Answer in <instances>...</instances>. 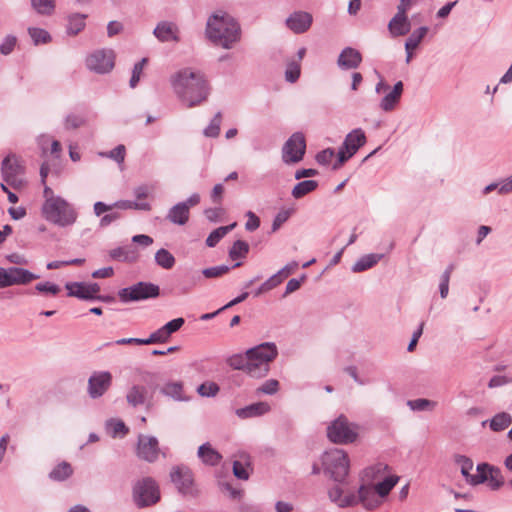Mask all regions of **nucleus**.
Wrapping results in <instances>:
<instances>
[{"mask_svg": "<svg viewBox=\"0 0 512 512\" xmlns=\"http://www.w3.org/2000/svg\"><path fill=\"white\" fill-rule=\"evenodd\" d=\"M171 86L180 100L191 108L205 101L209 95V86L200 71L184 68L170 78Z\"/></svg>", "mask_w": 512, "mask_h": 512, "instance_id": "nucleus-1", "label": "nucleus"}, {"mask_svg": "<svg viewBox=\"0 0 512 512\" xmlns=\"http://www.w3.org/2000/svg\"><path fill=\"white\" fill-rule=\"evenodd\" d=\"M205 35L214 45L231 49L241 39V28L233 16L218 10L208 17Z\"/></svg>", "mask_w": 512, "mask_h": 512, "instance_id": "nucleus-2", "label": "nucleus"}, {"mask_svg": "<svg viewBox=\"0 0 512 512\" xmlns=\"http://www.w3.org/2000/svg\"><path fill=\"white\" fill-rule=\"evenodd\" d=\"M345 489L340 485H335L328 490V497L331 502L340 508L354 507L359 503L366 510H374L381 504L380 496H378L374 487L361 485L358 494L349 492L346 495Z\"/></svg>", "mask_w": 512, "mask_h": 512, "instance_id": "nucleus-3", "label": "nucleus"}, {"mask_svg": "<svg viewBox=\"0 0 512 512\" xmlns=\"http://www.w3.org/2000/svg\"><path fill=\"white\" fill-rule=\"evenodd\" d=\"M42 217L61 228L72 226L78 219V212L73 204L60 196L50 195L41 207Z\"/></svg>", "mask_w": 512, "mask_h": 512, "instance_id": "nucleus-4", "label": "nucleus"}, {"mask_svg": "<svg viewBox=\"0 0 512 512\" xmlns=\"http://www.w3.org/2000/svg\"><path fill=\"white\" fill-rule=\"evenodd\" d=\"M248 375L263 378L270 370V363L277 357L278 349L272 342H265L247 350Z\"/></svg>", "mask_w": 512, "mask_h": 512, "instance_id": "nucleus-5", "label": "nucleus"}, {"mask_svg": "<svg viewBox=\"0 0 512 512\" xmlns=\"http://www.w3.org/2000/svg\"><path fill=\"white\" fill-rule=\"evenodd\" d=\"M321 465L324 473L333 481L344 485L349 474L350 460L347 453L338 448L325 451L321 455Z\"/></svg>", "mask_w": 512, "mask_h": 512, "instance_id": "nucleus-6", "label": "nucleus"}, {"mask_svg": "<svg viewBox=\"0 0 512 512\" xmlns=\"http://www.w3.org/2000/svg\"><path fill=\"white\" fill-rule=\"evenodd\" d=\"M1 174L4 182L15 190H20L26 186L25 168L14 154H9L3 159Z\"/></svg>", "mask_w": 512, "mask_h": 512, "instance_id": "nucleus-7", "label": "nucleus"}, {"mask_svg": "<svg viewBox=\"0 0 512 512\" xmlns=\"http://www.w3.org/2000/svg\"><path fill=\"white\" fill-rule=\"evenodd\" d=\"M160 295V288L158 285L151 282H138L132 286L125 287L119 290L118 296L121 302H137L156 298Z\"/></svg>", "mask_w": 512, "mask_h": 512, "instance_id": "nucleus-8", "label": "nucleus"}, {"mask_svg": "<svg viewBox=\"0 0 512 512\" xmlns=\"http://www.w3.org/2000/svg\"><path fill=\"white\" fill-rule=\"evenodd\" d=\"M327 436L334 443L347 444L356 439L357 433L351 427L347 418L341 415L328 426Z\"/></svg>", "mask_w": 512, "mask_h": 512, "instance_id": "nucleus-9", "label": "nucleus"}, {"mask_svg": "<svg viewBox=\"0 0 512 512\" xmlns=\"http://www.w3.org/2000/svg\"><path fill=\"white\" fill-rule=\"evenodd\" d=\"M40 276L27 269L12 266L9 268L0 267V288L14 285H26Z\"/></svg>", "mask_w": 512, "mask_h": 512, "instance_id": "nucleus-10", "label": "nucleus"}, {"mask_svg": "<svg viewBox=\"0 0 512 512\" xmlns=\"http://www.w3.org/2000/svg\"><path fill=\"white\" fill-rule=\"evenodd\" d=\"M134 498L139 507H146L158 502L160 493L155 480L147 477L139 481L134 487Z\"/></svg>", "mask_w": 512, "mask_h": 512, "instance_id": "nucleus-11", "label": "nucleus"}, {"mask_svg": "<svg viewBox=\"0 0 512 512\" xmlns=\"http://www.w3.org/2000/svg\"><path fill=\"white\" fill-rule=\"evenodd\" d=\"M306 151L305 137L301 132L293 133L284 143L282 148V160L286 164L300 162Z\"/></svg>", "mask_w": 512, "mask_h": 512, "instance_id": "nucleus-12", "label": "nucleus"}, {"mask_svg": "<svg viewBox=\"0 0 512 512\" xmlns=\"http://www.w3.org/2000/svg\"><path fill=\"white\" fill-rule=\"evenodd\" d=\"M115 54L111 49H100L86 58V66L97 74L109 73L115 65Z\"/></svg>", "mask_w": 512, "mask_h": 512, "instance_id": "nucleus-13", "label": "nucleus"}, {"mask_svg": "<svg viewBox=\"0 0 512 512\" xmlns=\"http://www.w3.org/2000/svg\"><path fill=\"white\" fill-rule=\"evenodd\" d=\"M112 385V374L108 371H95L88 379L87 393L90 398L103 396Z\"/></svg>", "mask_w": 512, "mask_h": 512, "instance_id": "nucleus-14", "label": "nucleus"}, {"mask_svg": "<svg viewBox=\"0 0 512 512\" xmlns=\"http://www.w3.org/2000/svg\"><path fill=\"white\" fill-rule=\"evenodd\" d=\"M159 443L156 437L140 434L138 436L137 456L149 463H153L159 456Z\"/></svg>", "mask_w": 512, "mask_h": 512, "instance_id": "nucleus-15", "label": "nucleus"}, {"mask_svg": "<svg viewBox=\"0 0 512 512\" xmlns=\"http://www.w3.org/2000/svg\"><path fill=\"white\" fill-rule=\"evenodd\" d=\"M313 23V16L306 11H294L285 20L286 27L294 34L307 32Z\"/></svg>", "mask_w": 512, "mask_h": 512, "instance_id": "nucleus-16", "label": "nucleus"}, {"mask_svg": "<svg viewBox=\"0 0 512 512\" xmlns=\"http://www.w3.org/2000/svg\"><path fill=\"white\" fill-rule=\"evenodd\" d=\"M170 478L180 493L189 494L192 492L193 477L188 467L183 465L174 466L171 469Z\"/></svg>", "mask_w": 512, "mask_h": 512, "instance_id": "nucleus-17", "label": "nucleus"}, {"mask_svg": "<svg viewBox=\"0 0 512 512\" xmlns=\"http://www.w3.org/2000/svg\"><path fill=\"white\" fill-rule=\"evenodd\" d=\"M361 62V53L352 47L344 48L337 59V65L342 70L356 69L360 66Z\"/></svg>", "mask_w": 512, "mask_h": 512, "instance_id": "nucleus-18", "label": "nucleus"}, {"mask_svg": "<svg viewBox=\"0 0 512 512\" xmlns=\"http://www.w3.org/2000/svg\"><path fill=\"white\" fill-rule=\"evenodd\" d=\"M178 32L179 29L176 24L169 21H162L157 24L153 34L161 42H179L180 38L178 36Z\"/></svg>", "mask_w": 512, "mask_h": 512, "instance_id": "nucleus-19", "label": "nucleus"}, {"mask_svg": "<svg viewBox=\"0 0 512 512\" xmlns=\"http://www.w3.org/2000/svg\"><path fill=\"white\" fill-rule=\"evenodd\" d=\"M404 90L402 81H398L394 84L391 91H389L380 101V108L385 112H390L395 109L401 99V95Z\"/></svg>", "mask_w": 512, "mask_h": 512, "instance_id": "nucleus-20", "label": "nucleus"}, {"mask_svg": "<svg viewBox=\"0 0 512 512\" xmlns=\"http://www.w3.org/2000/svg\"><path fill=\"white\" fill-rule=\"evenodd\" d=\"M388 29L393 37L406 35L411 29L407 15L397 12L389 21Z\"/></svg>", "mask_w": 512, "mask_h": 512, "instance_id": "nucleus-21", "label": "nucleus"}, {"mask_svg": "<svg viewBox=\"0 0 512 512\" xmlns=\"http://www.w3.org/2000/svg\"><path fill=\"white\" fill-rule=\"evenodd\" d=\"M197 456L203 464L208 466H216L222 460V455L209 442L199 446Z\"/></svg>", "mask_w": 512, "mask_h": 512, "instance_id": "nucleus-22", "label": "nucleus"}, {"mask_svg": "<svg viewBox=\"0 0 512 512\" xmlns=\"http://www.w3.org/2000/svg\"><path fill=\"white\" fill-rule=\"evenodd\" d=\"M365 143L366 135L364 131L361 128H356L346 135L342 145L347 151H352V153H356L359 150V148L365 145Z\"/></svg>", "mask_w": 512, "mask_h": 512, "instance_id": "nucleus-23", "label": "nucleus"}, {"mask_svg": "<svg viewBox=\"0 0 512 512\" xmlns=\"http://www.w3.org/2000/svg\"><path fill=\"white\" fill-rule=\"evenodd\" d=\"M270 411V405L266 402H257L239 408L236 410V415L241 419L253 418L262 416Z\"/></svg>", "mask_w": 512, "mask_h": 512, "instance_id": "nucleus-24", "label": "nucleus"}, {"mask_svg": "<svg viewBox=\"0 0 512 512\" xmlns=\"http://www.w3.org/2000/svg\"><path fill=\"white\" fill-rule=\"evenodd\" d=\"M189 216L190 211L187 206L184 203L179 202L169 209L166 219L173 224L182 226L188 222Z\"/></svg>", "mask_w": 512, "mask_h": 512, "instance_id": "nucleus-25", "label": "nucleus"}, {"mask_svg": "<svg viewBox=\"0 0 512 512\" xmlns=\"http://www.w3.org/2000/svg\"><path fill=\"white\" fill-rule=\"evenodd\" d=\"M160 392L178 402H187L190 400V397L184 393L183 383L181 381L167 382L160 389Z\"/></svg>", "mask_w": 512, "mask_h": 512, "instance_id": "nucleus-26", "label": "nucleus"}, {"mask_svg": "<svg viewBox=\"0 0 512 512\" xmlns=\"http://www.w3.org/2000/svg\"><path fill=\"white\" fill-rule=\"evenodd\" d=\"M382 258L381 254H367L359 258L352 266L351 270L354 273L363 272L372 268L376 265Z\"/></svg>", "mask_w": 512, "mask_h": 512, "instance_id": "nucleus-27", "label": "nucleus"}, {"mask_svg": "<svg viewBox=\"0 0 512 512\" xmlns=\"http://www.w3.org/2000/svg\"><path fill=\"white\" fill-rule=\"evenodd\" d=\"M147 390L144 386L133 385L127 392L126 400L129 405L137 407L146 401Z\"/></svg>", "mask_w": 512, "mask_h": 512, "instance_id": "nucleus-28", "label": "nucleus"}, {"mask_svg": "<svg viewBox=\"0 0 512 512\" xmlns=\"http://www.w3.org/2000/svg\"><path fill=\"white\" fill-rule=\"evenodd\" d=\"M87 15L81 13H74L68 16V23L66 26V32L70 36H75L81 32L85 27V19Z\"/></svg>", "mask_w": 512, "mask_h": 512, "instance_id": "nucleus-29", "label": "nucleus"}, {"mask_svg": "<svg viewBox=\"0 0 512 512\" xmlns=\"http://www.w3.org/2000/svg\"><path fill=\"white\" fill-rule=\"evenodd\" d=\"M109 255L113 260L122 262H134L137 259V252L131 246H123L112 249Z\"/></svg>", "mask_w": 512, "mask_h": 512, "instance_id": "nucleus-30", "label": "nucleus"}, {"mask_svg": "<svg viewBox=\"0 0 512 512\" xmlns=\"http://www.w3.org/2000/svg\"><path fill=\"white\" fill-rule=\"evenodd\" d=\"M318 187V182L315 180H304L298 182L292 189L291 195L295 199H300L307 194L313 192Z\"/></svg>", "mask_w": 512, "mask_h": 512, "instance_id": "nucleus-31", "label": "nucleus"}, {"mask_svg": "<svg viewBox=\"0 0 512 512\" xmlns=\"http://www.w3.org/2000/svg\"><path fill=\"white\" fill-rule=\"evenodd\" d=\"M512 423V416L507 412L497 413L490 420V429L495 432H500L505 430Z\"/></svg>", "mask_w": 512, "mask_h": 512, "instance_id": "nucleus-32", "label": "nucleus"}, {"mask_svg": "<svg viewBox=\"0 0 512 512\" xmlns=\"http://www.w3.org/2000/svg\"><path fill=\"white\" fill-rule=\"evenodd\" d=\"M73 473V469L68 462H62L52 469L49 473V478L53 481H64L68 479Z\"/></svg>", "mask_w": 512, "mask_h": 512, "instance_id": "nucleus-33", "label": "nucleus"}, {"mask_svg": "<svg viewBox=\"0 0 512 512\" xmlns=\"http://www.w3.org/2000/svg\"><path fill=\"white\" fill-rule=\"evenodd\" d=\"M236 225L237 223L234 222L230 225L221 226L213 230L206 238V245L208 247H215L225 235H227L231 230H233L236 227Z\"/></svg>", "mask_w": 512, "mask_h": 512, "instance_id": "nucleus-34", "label": "nucleus"}, {"mask_svg": "<svg viewBox=\"0 0 512 512\" xmlns=\"http://www.w3.org/2000/svg\"><path fill=\"white\" fill-rule=\"evenodd\" d=\"M68 296L77 297L82 300H90V295L86 292V283L84 282H68L65 285Z\"/></svg>", "mask_w": 512, "mask_h": 512, "instance_id": "nucleus-35", "label": "nucleus"}, {"mask_svg": "<svg viewBox=\"0 0 512 512\" xmlns=\"http://www.w3.org/2000/svg\"><path fill=\"white\" fill-rule=\"evenodd\" d=\"M107 432L113 437H124L129 429L121 420L110 419L106 422Z\"/></svg>", "mask_w": 512, "mask_h": 512, "instance_id": "nucleus-36", "label": "nucleus"}, {"mask_svg": "<svg viewBox=\"0 0 512 512\" xmlns=\"http://www.w3.org/2000/svg\"><path fill=\"white\" fill-rule=\"evenodd\" d=\"M31 6L38 14L50 16L55 10V0H31Z\"/></svg>", "mask_w": 512, "mask_h": 512, "instance_id": "nucleus-37", "label": "nucleus"}, {"mask_svg": "<svg viewBox=\"0 0 512 512\" xmlns=\"http://www.w3.org/2000/svg\"><path fill=\"white\" fill-rule=\"evenodd\" d=\"M301 74V64L295 59H290L286 63L285 80L289 83H295Z\"/></svg>", "mask_w": 512, "mask_h": 512, "instance_id": "nucleus-38", "label": "nucleus"}, {"mask_svg": "<svg viewBox=\"0 0 512 512\" xmlns=\"http://www.w3.org/2000/svg\"><path fill=\"white\" fill-rule=\"evenodd\" d=\"M490 467L491 466L487 463L478 464L477 474H472L467 483L472 486H475L487 481L488 475L490 473Z\"/></svg>", "mask_w": 512, "mask_h": 512, "instance_id": "nucleus-39", "label": "nucleus"}, {"mask_svg": "<svg viewBox=\"0 0 512 512\" xmlns=\"http://www.w3.org/2000/svg\"><path fill=\"white\" fill-rule=\"evenodd\" d=\"M157 265L164 269H171L175 265V257L164 248L159 249L155 254Z\"/></svg>", "mask_w": 512, "mask_h": 512, "instance_id": "nucleus-40", "label": "nucleus"}, {"mask_svg": "<svg viewBox=\"0 0 512 512\" xmlns=\"http://www.w3.org/2000/svg\"><path fill=\"white\" fill-rule=\"evenodd\" d=\"M240 265H241V263L237 262L233 266L219 265V266L205 268L202 270V275L205 278H218V277H221L222 275L228 273L231 270V268H236V267H239Z\"/></svg>", "mask_w": 512, "mask_h": 512, "instance_id": "nucleus-41", "label": "nucleus"}, {"mask_svg": "<svg viewBox=\"0 0 512 512\" xmlns=\"http://www.w3.org/2000/svg\"><path fill=\"white\" fill-rule=\"evenodd\" d=\"M428 32V28L426 26H422L415 30L409 38L405 42V50H413L418 47L422 39Z\"/></svg>", "mask_w": 512, "mask_h": 512, "instance_id": "nucleus-42", "label": "nucleus"}, {"mask_svg": "<svg viewBox=\"0 0 512 512\" xmlns=\"http://www.w3.org/2000/svg\"><path fill=\"white\" fill-rule=\"evenodd\" d=\"M454 461L456 464L460 466L461 474L468 482L469 478L471 477V470L473 469L474 463L472 459L465 455L456 454L454 456Z\"/></svg>", "mask_w": 512, "mask_h": 512, "instance_id": "nucleus-43", "label": "nucleus"}, {"mask_svg": "<svg viewBox=\"0 0 512 512\" xmlns=\"http://www.w3.org/2000/svg\"><path fill=\"white\" fill-rule=\"evenodd\" d=\"M227 364L235 369L242 370L248 374V355L247 351L245 354H234L227 359Z\"/></svg>", "mask_w": 512, "mask_h": 512, "instance_id": "nucleus-44", "label": "nucleus"}, {"mask_svg": "<svg viewBox=\"0 0 512 512\" xmlns=\"http://www.w3.org/2000/svg\"><path fill=\"white\" fill-rule=\"evenodd\" d=\"M113 207L122 210L135 209L149 211L151 209V205L147 202H136L130 200L116 201L115 203H113Z\"/></svg>", "mask_w": 512, "mask_h": 512, "instance_id": "nucleus-45", "label": "nucleus"}, {"mask_svg": "<svg viewBox=\"0 0 512 512\" xmlns=\"http://www.w3.org/2000/svg\"><path fill=\"white\" fill-rule=\"evenodd\" d=\"M398 482V477H386L375 485V490L381 498L386 497Z\"/></svg>", "mask_w": 512, "mask_h": 512, "instance_id": "nucleus-46", "label": "nucleus"}, {"mask_svg": "<svg viewBox=\"0 0 512 512\" xmlns=\"http://www.w3.org/2000/svg\"><path fill=\"white\" fill-rule=\"evenodd\" d=\"M249 252V245L243 240H237L229 250V257L233 260L245 258Z\"/></svg>", "mask_w": 512, "mask_h": 512, "instance_id": "nucleus-47", "label": "nucleus"}, {"mask_svg": "<svg viewBox=\"0 0 512 512\" xmlns=\"http://www.w3.org/2000/svg\"><path fill=\"white\" fill-rule=\"evenodd\" d=\"M407 406L413 411L433 410L436 406V402L429 399L418 398L414 400H408Z\"/></svg>", "mask_w": 512, "mask_h": 512, "instance_id": "nucleus-48", "label": "nucleus"}, {"mask_svg": "<svg viewBox=\"0 0 512 512\" xmlns=\"http://www.w3.org/2000/svg\"><path fill=\"white\" fill-rule=\"evenodd\" d=\"M28 33L35 45L46 44L51 41L50 34L44 29L30 27Z\"/></svg>", "mask_w": 512, "mask_h": 512, "instance_id": "nucleus-49", "label": "nucleus"}, {"mask_svg": "<svg viewBox=\"0 0 512 512\" xmlns=\"http://www.w3.org/2000/svg\"><path fill=\"white\" fill-rule=\"evenodd\" d=\"M222 121V114L221 112H218L215 114L213 119L211 120L210 124L204 129L203 134L206 137L215 138L220 133V125Z\"/></svg>", "mask_w": 512, "mask_h": 512, "instance_id": "nucleus-50", "label": "nucleus"}, {"mask_svg": "<svg viewBox=\"0 0 512 512\" xmlns=\"http://www.w3.org/2000/svg\"><path fill=\"white\" fill-rule=\"evenodd\" d=\"M147 62H148L147 58H142L140 61H138L137 63L134 64L133 69H132V75H131V78L129 81V86L131 88H135L138 85V83L141 79V75L143 73V69H144L145 65L147 64Z\"/></svg>", "mask_w": 512, "mask_h": 512, "instance_id": "nucleus-51", "label": "nucleus"}, {"mask_svg": "<svg viewBox=\"0 0 512 512\" xmlns=\"http://www.w3.org/2000/svg\"><path fill=\"white\" fill-rule=\"evenodd\" d=\"M454 269L453 264H450L445 271L441 275V280L439 284V292L441 298H446L449 293V281L452 274V271Z\"/></svg>", "mask_w": 512, "mask_h": 512, "instance_id": "nucleus-52", "label": "nucleus"}, {"mask_svg": "<svg viewBox=\"0 0 512 512\" xmlns=\"http://www.w3.org/2000/svg\"><path fill=\"white\" fill-rule=\"evenodd\" d=\"M294 209H282L280 210L272 222L271 232L275 233L280 227L290 218L293 214Z\"/></svg>", "mask_w": 512, "mask_h": 512, "instance_id": "nucleus-53", "label": "nucleus"}, {"mask_svg": "<svg viewBox=\"0 0 512 512\" xmlns=\"http://www.w3.org/2000/svg\"><path fill=\"white\" fill-rule=\"evenodd\" d=\"M487 481H489V485L492 489L496 490L500 488L504 483L500 469L491 466Z\"/></svg>", "mask_w": 512, "mask_h": 512, "instance_id": "nucleus-54", "label": "nucleus"}, {"mask_svg": "<svg viewBox=\"0 0 512 512\" xmlns=\"http://www.w3.org/2000/svg\"><path fill=\"white\" fill-rule=\"evenodd\" d=\"M279 390V382L276 379L266 380L261 386H259L256 390L258 394H266V395H274Z\"/></svg>", "mask_w": 512, "mask_h": 512, "instance_id": "nucleus-55", "label": "nucleus"}, {"mask_svg": "<svg viewBox=\"0 0 512 512\" xmlns=\"http://www.w3.org/2000/svg\"><path fill=\"white\" fill-rule=\"evenodd\" d=\"M125 152H126L125 146L124 145H118L114 149H112L111 151L100 153V155L103 156V157L111 158V159H113L114 161H116L117 163L120 164V163L124 162Z\"/></svg>", "mask_w": 512, "mask_h": 512, "instance_id": "nucleus-56", "label": "nucleus"}, {"mask_svg": "<svg viewBox=\"0 0 512 512\" xmlns=\"http://www.w3.org/2000/svg\"><path fill=\"white\" fill-rule=\"evenodd\" d=\"M248 463L236 460L233 462V474L240 480H248L249 472L247 470Z\"/></svg>", "mask_w": 512, "mask_h": 512, "instance_id": "nucleus-57", "label": "nucleus"}, {"mask_svg": "<svg viewBox=\"0 0 512 512\" xmlns=\"http://www.w3.org/2000/svg\"><path fill=\"white\" fill-rule=\"evenodd\" d=\"M202 397H213L219 392V386L214 382L203 383L197 388Z\"/></svg>", "mask_w": 512, "mask_h": 512, "instance_id": "nucleus-58", "label": "nucleus"}, {"mask_svg": "<svg viewBox=\"0 0 512 512\" xmlns=\"http://www.w3.org/2000/svg\"><path fill=\"white\" fill-rule=\"evenodd\" d=\"M185 323V320L184 318L182 317H179V318H175L169 322H167L164 326H162V329L164 330L165 332V335H167L168 338H170V336L177 332Z\"/></svg>", "mask_w": 512, "mask_h": 512, "instance_id": "nucleus-59", "label": "nucleus"}, {"mask_svg": "<svg viewBox=\"0 0 512 512\" xmlns=\"http://www.w3.org/2000/svg\"><path fill=\"white\" fill-rule=\"evenodd\" d=\"M169 340L167 335H165L164 330L159 328L155 332L151 333L148 338H143L144 345L156 344V343H165Z\"/></svg>", "mask_w": 512, "mask_h": 512, "instance_id": "nucleus-60", "label": "nucleus"}, {"mask_svg": "<svg viewBox=\"0 0 512 512\" xmlns=\"http://www.w3.org/2000/svg\"><path fill=\"white\" fill-rule=\"evenodd\" d=\"M85 124V118L81 115L69 114L65 118L64 126L66 129H77Z\"/></svg>", "mask_w": 512, "mask_h": 512, "instance_id": "nucleus-61", "label": "nucleus"}, {"mask_svg": "<svg viewBox=\"0 0 512 512\" xmlns=\"http://www.w3.org/2000/svg\"><path fill=\"white\" fill-rule=\"evenodd\" d=\"M17 38L13 35H7L0 44V53L2 55H9L15 48Z\"/></svg>", "mask_w": 512, "mask_h": 512, "instance_id": "nucleus-62", "label": "nucleus"}, {"mask_svg": "<svg viewBox=\"0 0 512 512\" xmlns=\"http://www.w3.org/2000/svg\"><path fill=\"white\" fill-rule=\"evenodd\" d=\"M35 290L40 293H50L52 295H57L60 292L61 288L57 284L46 281L36 284Z\"/></svg>", "mask_w": 512, "mask_h": 512, "instance_id": "nucleus-63", "label": "nucleus"}, {"mask_svg": "<svg viewBox=\"0 0 512 512\" xmlns=\"http://www.w3.org/2000/svg\"><path fill=\"white\" fill-rule=\"evenodd\" d=\"M334 155H335L334 150L332 148H327V149L320 151L316 155V161L321 165H327L331 162Z\"/></svg>", "mask_w": 512, "mask_h": 512, "instance_id": "nucleus-64", "label": "nucleus"}]
</instances>
